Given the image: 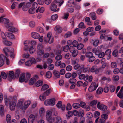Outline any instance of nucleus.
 Segmentation results:
<instances>
[{
  "label": "nucleus",
  "instance_id": "1",
  "mask_svg": "<svg viewBox=\"0 0 123 123\" xmlns=\"http://www.w3.org/2000/svg\"><path fill=\"white\" fill-rule=\"evenodd\" d=\"M51 110V111L49 110L47 111L46 112V117L47 123H54L55 122V118L52 117V113H53L54 115L55 116H57L58 114L57 112L55 109H52Z\"/></svg>",
  "mask_w": 123,
  "mask_h": 123
},
{
  "label": "nucleus",
  "instance_id": "2",
  "mask_svg": "<svg viewBox=\"0 0 123 123\" xmlns=\"http://www.w3.org/2000/svg\"><path fill=\"white\" fill-rule=\"evenodd\" d=\"M3 23L5 24V26L8 31H16V29L13 26L12 23L10 22L9 20L8 19L4 18Z\"/></svg>",
  "mask_w": 123,
  "mask_h": 123
},
{
  "label": "nucleus",
  "instance_id": "3",
  "mask_svg": "<svg viewBox=\"0 0 123 123\" xmlns=\"http://www.w3.org/2000/svg\"><path fill=\"white\" fill-rule=\"evenodd\" d=\"M55 100L54 98H52L50 99H48L46 100L44 102V104L45 105H54L55 103Z\"/></svg>",
  "mask_w": 123,
  "mask_h": 123
},
{
  "label": "nucleus",
  "instance_id": "4",
  "mask_svg": "<svg viewBox=\"0 0 123 123\" xmlns=\"http://www.w3.org/2000/svg\"><path fill=\"white\" fill-rule=\"evenodd\" d=\"M98 86V85L95 82L92 83L89 87L88 90L90 92H92L95 90Z\"/></svg>",
  "mask_w": 123,
  "mask_h": 123
},
{
  "label": "nucleus",
  "instance_id": "5",
  "mask_svg": "<svg viewBox=\"0 0 123 123\" xmlns=\"http://www.w3.org/2000/svg\"><path fill=\"white\" fill-rule=\"evenodd\" d=\"M36 62L35 59L34 58H31L29 60L26 62L25 64L27 66H30L32 64H35Z\"/></svg>",
  "mask_w": 123,
  "mask_h": 123
},
{
  "label": "nucleus",
  "instance_id": "6",
  "mask_svg": "<svg viewBox=\"0 0 123 123\" xmlns=\"http://www.w3.org/2000/svg\"><path fill=\"white\" fill-rule=\"evenodd\" d=\"M97 107L98 109L102 111H105L107 109V107L106 106L101 104L100 102L98 103L97 104Z\"/></svg>",
  "mask_w": 123,
  "mask_h": 123
},
{
  "label": "nucleus",
  "instance_id": "7",
  "mask_svg": "<svg viewBox=\"0 0 123 123\" xmlns=\"http://www.w3.org/2000/svg\"><path fill=\"white\" fill-rule=\"evenodd\" d=\"M8 77V80L9 81H11L12 79H15V74L14 72L12 71H10L7 74Z\"/></svg>",
  "mask_w": 123,
  "mask_h": 123
},
{
  "label": "nucleus",
  "instance_id": "8",
  "mask_svg": "<svg viewBox=\"0 0 123 123\" xmlns=\"http://www.w3.org/2000/svg\"><path fill=\"white\" fill-rule=\"evenodd\" d=\"M57 6L55 2H53L51 4L50 9L51 11L58 12L59 10V8L57 9Z\"/></svg>",
  "mask_w": 123,
  "mask_h": 123
},
{
  "label": "nucleus",
  "instance_id": "9",
  "mask_svg": "<svg viewBox=\"0 0 123 123\" xmlns=\"http://www.w3.org/2000/svg\"><path fill=\"white\" fill-rule=\"evenodd\" d=\"M37 117V115L32 114L30 115L28 118V123H33L34 120Z\"/></svg>",
  "mask_w": 123,
  "mask_h": 123
},
{
  "label": "nucleus",
  "instance_id": "10",
  "mask_svg": "<svg viewBox=\"0 0 123 123\" xmlns=\"http://www.w3.org/2000/svg\"><path fill=\"white\" fill-rule=\"evenodd\" d=\"M57 107L58 108H61L62 110H64L65 109V106L64 105H62V101H60L58 102L56 105Z\"/></svg>",
  "mask_w": 123,
  "mask_h": 123
},
{
  "label": "nucleus",
  "instance_id": "11",
  "mask_svg": "<svg viewBox=\"0 0 123 123\" xmlns=\"http://www.w3.org/2000/svg\"><path fill=\"white\" fill-rule=\"evenodd\" d=\"M33 1L31 0L30 2H27L24 6L23 7V10L24 11H26L28 8L30 7L31 5V3H32Z\"/></svg>",
  "mask_w": 123,
  "mask_h": 123
},
{
  "label": "nucleus",
  "instance_id": "12",
  "mask_svg": "<svg viewBox=\"0 0 123 123\" xmlns=\"http://www.w3.org/2000/svg\"><path fill=\"white\" fill-rule=\"evenodd\" d=\"M25 74L24 73H22L20 75L19 78V81L20 82H25L26 79H25Z\"/></svg>",
  "mask_w": 123,
  "mask_h": 123
},
{
  "label": "nucleus",
  "instance_id": "13",
  "mask_svg": "<svg viewBox=\"0 0 123 123\" xmlns=\"http://www.w3.org/2000/svg\"><path fill=\"white\" fill-rule=\"evenodd\" d=\"M66 5L69 7H73L75 5L74 0H69L67 2Z\"/></svg>",
  "mask_w": 123,
  "mask_h": 123
},
{
  "label": "nucleus",
  "instance_id": "14",
  "mask_svg": "<svg viewBox=\"0 0 123 123\" xmlns=\"http://www.w3.org/2000/svg\"><path fill=\"white\" fill-rule=\"evenodd\" d=\"M16 104L15 102L13 100L11 102H10L9 107L10 109L11 110H13L15 109Z\"/></svg>",
  "mask_w": 123,
  "mask_h": 123
},
{
  "label": "nucleus",
  "instance_id": "15",
  "mask_svg": "<svg viewBox=\"0 0 123 123\" xmlns=\"http://www.w3.org/2000/svg\"><path fill=\"white\" fill-rule=\"evenodd\" d=\"M6 34L7 37L9 38L12 39L14 38V35L10 31L6 32Z\"/></svg>",
  "mask_w": 123,
  "mask_h": 123
},
{
  "label": "nucleus",
  "instance_id": "16",
  "mask_svg": "<svg viewBox=\"0 0 123 123\" xmlns=\"http://www.w3.org/2000/svg\"><path fill=\"white\" fill-rule=\"evenodd\" d=\"M31 36L33 38L36 39L40 37L38 33L34 32H33L31 33Z\"/></svg>",
  "mask_w": 123,
  "mask_h": 123
},
{
  "label": "nucleus",
  "instance_id": "17",
  "mask_svg": "<svg viewBox=\"0 0 123 123\" xmlns=\"http://www.w3.org/2000/svg\"><path fill=\"white\" fill-rule=\"evenodd\" d=\"M90 71L92 72H95L96 73H97L98 72V70L97 69V66H92L90 69Z\"/></svg>",
  "mask_w": 123,
  "mask_h": 123
},
{
  "label": "nucleus",
  "instance_id": "18",
  "mask_svg": "<svg viewBox=\"0 0 123 123\" xmlns=\"http://www.w3.org/2000/svg\"><path fill=\"white\" fill-rule=\"evenodd\" d=\"M31 103V102L30 101H27L25 102L24 104L23 107L21 108L22 109H25L29 106Z\"/></svg>",
  "mask_w": 123,
  "mask_h": 123
},
{
  "label": "nucleus",
  "instance_id": "19",
  "mask_svg": "<svg viewBox=\"0 0 123 123\" xmlns=\"http://www.w3.org/2000/svg\"><path fill=\"white\" fill-rule=\"evenodd\" d=\"M3 43L6 46H10L12 44V42L6 40L3 41Z\"/></svg>",
  "mask_w": 123,
  "mask_h": 123
},
{
  "label": "nucleus",
  "instance_id": "20",
  "mask_svg": "<svg viewBox=\"0 0 123 123\" xmlns=\"http://www.w3.org/2000/svg\"><path fill=\"white\" fill-rule=\"evenodd\" d=\"M4 99L5 102V104L6 105H8L9 102V104L10 102H11L13 100L11 98H10L7 99L5 97Z\"/></svg>",
  "mask_w": 123,
  "mask_h": 123
},
{
  "label": "nucleus",
  "instance_id": "21",
  "mask_svg": "<svg viewBox=\"0 0 123 123\" xmlns=\"http://www.w3.org/2000/svg\"><path fill=\"white\" fill-rule=\"evenodd\" d=\"M53 2L56 3H59L58 6L60 7L63 3L64 1L63 0H55Z\"/></svg>",
  "mask_w": 123,
  "mask_h": 123
},
{
  "label": "nucleus",
  "instance_id": "22",
  "mask_svg": "<svg viewBox=\"0 0 123 123\" xmlns=\"http://www.w3.org/2000/svg\"><path fill=\"white\" fill-rule=\"evenodd\" d=\"M92 52L96 55H99V53L100 52L98 49L96 48H93L92 50Z\"/></svg>",
  "mask_w": 123,
  "mask_h": 123
},
{
  "label": "nucleus",
  "instance_id": "23",
  "mask_svg": "<svg viewBox=\"0 0 123 123\" xmlns=\"http://www.w3.org/2000/svg\"><path fill=\"white\" fill-rule=\"evenodd\" d=\"M89 15L90 16L92 20H95L96 19L97 17L96 16V14L95 13H91Z\"/></svg>",
  "mask_w": 123,
  "mask_h": 123
},
{
  "label": "nucleus",
  "instance_id": "24",
  "mask_svg": "<svg viewBox=\"0 0 123 123\" xmlns=\"http://www.w3.org/2000/svg\"><path fill=\"white\" fill-rule=\"evenodd\" d=\"M11 51L9 52V54H10V57L13 58L14 57L15 55L13 53L14 52V49L13 48H11Z\"/></svg>",
  "mask_w": 123,
  "mask_h": 123
},
{
  "label": "nucleus",
  "instance_id": "25",
  "mask_svg": "<svg viewBox=\"0 0 123 123\" xmlns=\"http://www.w3.org/2000/svg\"><path fill=\"white\" fill-rule=\"evenodd\" d=\"M54 123H62V119L59 116L56 118V121Z\"/></svg>",
  "mask_w": 123,
  "mask_h": 123
},
{
  "label": "nucleus",
  "instance_id": "26",
  "mask_svg": "<svg viewBox=\"0 0 123 123\" xmlns=\"http://www.w3.org/2000/svg\"><path fill=\"white\" fill-rule=\"evenodd\" d=\"M3 50L6 55L7 56H8L9 55L8 54L7 52H8L9 53V52L10 51H9V49L5 47L3 48Z\"/></svg>",
  "mask_w": 123,
  "mask_h": 123
},
{
  "label": "nucleus",
  "instance_id": "27",
  "mask_svg": "<svg viewBox=\"0 0 123 123\" xmlns=\"http://www.w3.org/2000/svg\"><path fill=\"white\" fill-rule=\"evenodd\" d=\"M49 86L47 84H44L42 87L41 88V91H44L49 88Z\"/></svg>",
  "mask_w": 123,
  "mask_h": 123
},
{
  "label": "nucleus",
  "instance_id": "28",
  "mask_svg": "<svg viewBox=\"0 0 123 123\" xmlns=\"http://www.w3.org/2000/svg\"><path fill=\"white\" fill-rule=\"evenodd\" d=\"M73 115V112L71 111H68L66 114L67 118L68 119H69Z\"/></svg>",
  "mask_w": 123,
  "mask_h": 123
},
{
  "label": "nucleus",
  "instance_id": "29",
  "mask_svg": "<svg viewBox=\"0 0 123 123\" xmlns=\"http://www.w3.org/2000/svg\"><path fill=\"white\" fill-rule=\"evenodd\" d=\"M36 81V80L35 78H31L29 80V84L30 85H32L35 83Z\"/></svg>",
  "mask_w": 123,
  "mask_h": 123
},
{
  "label": "nucleus",
  "instance_id": "30",
  "mask_svg": "<svg viewBox=\"0 0 123 123\" xmlns=\"http://www.w3.org/2000/svg\"><path fill=\"white\" fill-rule=\"evenodd\" d=\"M58 71H54L53 72V74L54 76L58 78L60 77V74Z\"/></svg>",
  "mask_w": 123,
  "mask_h": 123
},
{
  "label": "nucleus",
  "instance_id": "31",
  "mask_svg": "<svg viewBox=\"0 0 123 123\" xmlns=\"http://www.w3.org/2000/svg\"><path fill=\"white\" fill-rule=\"evenodd\" d=\"M103 92V89L101 88L100 87L96 91V93L98 94H100L102 93Z\"/></svg>",
  "mask_w": 123,
  "mask_h": 123
},
{
  "label": "nucleus",
  "instance_id": "32",
  "mask_svg": "<svg viewBox=\"0 0 123 123\" xmlns=\"http://www.w3.org/2000/svg\"><path fill=\"white\" fill-rule=\"evenodd\" d=\"M37 54L40 55H43L44 53V51L43 49L37 50Z\"/></svg>",
  "mask_w": 123,
  "mask_h": 123
},
{
  "label": "nucleus",
  "instance_id": "33",
  "mask_svg": "<svg viewBox=\"0 0 123 123\" xmlns=\"http://www.w3.org/2000/svg\"><path fill=\"white\" fill-rule=\"evenodd\" d=\"M72 106L73 108L76 109L80 107V105L78 103H74L73 104Z\"/></svg>",
  "mask_w": 123,
  "mask_h": 123
},
{
  "label": "nucleus",
  "instance_id": "34",
  "mask_svg": "<svg viewBox=\"0 0 123 123\" xmlns=\"http://www.w3.org/2000/svg\"><path fill=\"white\" fill-rule=\"evenodd\" d=\"M51 92V89H49L44 92V94L46 96H48L50 94Z\"/></svg>",
  "mask_w": 123,
  "mask_h": 123
},
{
  "label": "nucleus",
  "instance_id": "35",
  "mask_svg": "<svg viewBox=\"0 0 123 123\" xmlns=\"http://www.w3.org/2000/svg\"><path fill=\"white\" fill-rule=\"evenodd\" d=\"M93 55V53L91 52H88L86 53L85 56L87 58H89L90 57L92 56Z\"/></svg>",
  "mask_w": 123,
  "mask_h": 123
},
{
  "label": "nucleus",
  "instance_id": "36",
  "mask_svg": "<svg viewBox=\"0 0 123 123\" xmlns=\"http://www.w3.org/2000/svg\"><path fill=\"white\" fill-rule=\"evenodd\" d=\"M1 75L2 78H3L5 79H6L7 77V75L3 71L1 72Z\"/></svg>",
  "mask_w": 123,
  "mask_h": 123
},
{
  "label": "nucleus",
  "instance_id": "37",
  "mask_svg": "<svg viewBox=\"0 0 123 123\" xmlns=\"http://www.w3.org/2000/svg\"><path fill=\"white\" fill-rule=\"evenodd\" d=\"M46 77L48 78H50L52 77V74L50 71L46 72Z\"/></svg>",
  "mask_w": 123,
  "mask_h": 123
},
{
  "label": "nucleus",
  "instance_id": "38",
  "mask_svg": "<svg viewBox=\"0 0 123 123\" xmlns=\"http://www.w3.org/2000/svg\"><path fill=\"white\" fill-rule=\"evenodd\" d=\"M97 102V100H93L90 102V105L91 106H93L96 105Z\"/></svg>",
  "mask_w": 123,
  "mask_h": 123
},
{
  "label": "nucleus",
  "instance_id": "39",
  "mask_svg": "<svg viewBox=\"0 0 123 123\" xmlns=\"http://www.w3.org/2000/svg\"><path fill=\"white\" fill-rule=\"evenodd\" d=\"M84 112L83 110H80L78 112L79 114L78 115L80 117H82L84 115Z\"/></svg>",
  "mask_w": 123,
  "mask_h": 123
},
{
  "label": "nucleus",
  "instance_id": "40",
  "mask_svg": "<svg viewBox=\"0 0 123 123\" xmlns=\"http://www.w3.org/2000/svg\"><path fill=\"white\" fill-rule=\"evenodd\" d=\"M3 57L4 60L6 61V64L7 65H8L9 64L10 61L9 59L6 56H5L3 55H2Z\"/></svg>",
  "mask_w": 123,
  "mask_h": 123
},
{
  "label": "nucleus",
  "instance_id": "41",
  "mask_svg": "<svg viewBox=\"0 0 123 123\" xmlns=\"http://www.w3.org/2000/svg\"><path fill=\"white\" fill-rule=\"evenodd\" d=\"M31 76V74L29 73H27L26 74L25 77V79H26L25 82H27L28 81Z\"/></svg>",
  "mask_w": 123,
  "mask_h": 123
},
{
  "label": "nucleus",
  "instance_id": "42",
  "mask_svg": "<svg viewBox=\"0 0 123 123\" xmlns=\"http://www.w3.org/2000/svg\"><path fill=\"white\" fill-rule=\"evenodd\" d=\"M84 45L83 44L81 43H80L78 44L77 46V49L78 50H81L83 47Z\"/></svg>",
  "mask_w": 123,
  "mask_h": 123
},
{
  "label": "nucleus",
  "instance_id": "43",
  "mask_svg": "<svg viewBox=\"0 0 123 123\" xmlns=\"http://www.w3.org/2000/svg\"><path fill=\"white\" fill-rule=\"evenodd\" d=\"M43 84V82L40 80L37 81L36 83V85L37 87H38L42 85Z\"/></svg>",
  "mask_w": 123,
  "mask_h": 123
},
{
  "label": "nucleus",
  "instance_id": "44",
  "mask_svg": "<svg viewBox=\"0 0 123 123\" xmlns=\"http://www.w3.org/2000/svg\"><path fill=\"white\" fill-rule=\"evenodd\" d=\"M72 55L73 57H75L78 54V51L77 50H75L71 52Z\"/></svg>",
  "mask_w": 123,
  "mask_h": 123
},
{
  "label": "nucleus",
  "instance_id": "45",
  "mask_svg": "<svg viewBox=\"0 0 123 123\" xmlns=\"http://www.w3.org/2000/svg\"><path fill=\"white\" fill-rule=\"evenodd\" d=\"M54 30L55 31H62L63 29L59 25H57L55 27Z\"/></svg>",
  "mask_w": 123,
  "mask_h": 123
},
{
  "label": "nucleus",
  "instance_id": "46",
  "mask_svg": "<svg viewBox=\"0 0 123 123\" xmlns=\"http://www.w3.org/2000/svg\"><path fill=\"white\" fill-rule=\"evenodd\" d=\"M20 70L18 69H17L16 70L15 72V77H16L17 78H18L20 74Z\"/></svg>",
  "mask_w": 123,
  "mask_h": 123
},
{
  "label": "nucleus",
  "instance_id": "47",
  "mask_svg": "<svg viewBox=\"0 0 123 123\" xmlns=\"http://www.w3.org/2000/svg\"><path fill=\"white\" fill-rule=\"evenodd\" d=\"M4 112V108L3 106H0V114L1 115H2Z\"/></svg>",
  "mask_w": 123,
  "mask_h": 123
},
{
  "label": "nucleus",
  "instance_id": "48",
  "mask_svg": "<svg viewBox=\"0 0 123 123\" xmlns=\"http://www.w3.org/2000/svg\"><path fill=\"white\" fill-rule=\"evenodd\" d=\"M58 15L57 14L53 15L51 16V19L55 21L58 18Z\"/></svg>",
  "mask_w": 123,
  "mask_h": 123
},
{
  "label": "nucleus",
  "instance_id": "49",
  "mask_svg": "<svg viewBox=\"0 0 123 123\" xmlns=\"http://www.w3.org/2000/svg\"><path fill=\"white\" fill-rule=\"evenodd\" d=\"M35 9L31 8L29 9L28 10V12L29 13L32 14L34 13L35 12Z\"/></svg>",
  "mask_w": 123,
  "mask_h": 123
},
{
  "label": "nucleus",
  "instance_id": "50",
  "mask_svg": "<svg viewBox=\"0 0 123 123\" xmlns=\"http://www.w3.org/2000/svg\"><path fill=\"white\" fill-rule=\"evenodd\" d=\"M86 98L88 99H92L93 98V96L91 94L87 93L86 94Z\"/></svg>",
  "mask_w": 123,
  "mask_h": 123
},
{
  "label": "nucleus",
  "instance_id": "51",
  "mask_svg": "<svg viewBox=\"0 0 123 123\" xmlns=\"http://www.w3.org/2000/svg\"><path fill=\"white\" fill-rule=\"evenodd\" d=\"M6 120L7 123H10L11 122V116L9 115H7Z\"/></svg>",
  "mask_w": 123,
  "mask_h": 123
},
{
  "label": "nucleus",
  "instance_id": "52",
  "mask_svg": "<svg viewBox=\"0 0 123 123\" xmlns=\"http://www.w3.org/2000/svg\"><path fill=\"white\" fill-rule=\"evenodd\" d=\"M78 27L79 28L82 29L85 28L84 23L83 22L80 23L78 25Z\"/></svg>",
  "mask_w": 123,
  "mask_h": 123
},
{
  "label": "nucleus",
  "instance_id": "53",
  "mask_svg": "<svg viewBox=\"0 0 123 123\" xmlns=\"http://www.w3.org/2000/svg\"><path fill=\"white\" fill-rule=\"evenodd\" d=\"M69 16V13H65L64 14V15L62 17V18L63 19L66 20L67 19Z\"/></svg>",
  "mask_w": 123,
  "mask_h": 123
},
{
  "label": "nucleus",
  "instance_id": "54",
  "mask_svg": "<svg viewBox=\"0 0 123 123\" xmlns=\"http://www.w3.org/2000/svg\"><path fill=\"white\" fill-rule=\"evenodd\" d=\"M29 25L31 27H33L35 26V22L34 21H31L29 22Z\"/></svg>",
  "mask_w": 123,
  "mask_h": 123
},
{
  "label": "nucleus",
  "instance_id": "55",
  "mask_svg": "<svg viewBox=\"0 0 123 123\" xmlns=\"http://www.w3.org/2000/svg\"><path fill=\"white\" fill-rule=\"evenodd\" d=\"M111 53V51L110 49H108L105 52V54L106 55L109 56V57H110L111 55H110Z\"/></svg>",
  "mask_w": 123,
  "mask_h": 123
},
{
  "label": "nucleus",
  "instance_id": "56",
  "mask_svg": "<svg viewBox=\"0 0 123 123\" xmlns=\"http://www.w3.org/2000/svg\"><path fill=\"white\" fill-rule=\"evenodd\" d=\"M76 81V79L73 78L70 79L69 80V82L71 84H73L75 83Z\"/></svg>",
  "mask_w": 123,
  "mask_h": 123
},
{
  "label": "nucleus",
  "instance_id": "57",
  "mask_svg": "<svg viewBox=\"0 0 123 123\" xmlns=\"http://www.w3.org/2000/svg\"><path fill=\"white\" fill-rule=\"evenodd\" d=\"M69 47L68 45H67L65 46L63 49V50L65 52H67L69 49Z\"/></svg>",
  "mask_w": 123,
  "mask_h": 123
},
{
  "label": "nucleus",
  "instance_id": "58",
  "mask_svg": "<svg viewBox=\"0 0 123 123\" xmlns=\"http://www.w3.org/2000/svg\"><path fill=\"white\" fill-rule=\"evenodd\" d=\"M99 58H102L105 55V54L104 52H100L99 53V55H98Z\"/></svg>",
  "mask_w": 123,
  "mask_h": 123
},
{
  "label": "nucleus",
  "instance_id": "59",
  "mask_svg": "<svg viewBox=\"0 0 123 123\" xmlns=\"http://www.w3.org/2000/svg\"><path fill=\"white\" fill-rule=\"evenodd\" d=\"M89 61L90 62H92L94 61L95 59V57L93 56L89 57Z\"/></svg>",
  "mask_w": 123,
  "mask_h": 123
},
{
  "label": "nucleus",
  "instance_id": "60",
  "mask_svg": "<svg viewBox=\"0 0 123 123\" xmlns=\"http://www.w3.org/2000/svg\"><path fill=\"white\" fill-rule=\"evenodd\" d=\"M62 58V55H57L55 57V59L56 60H60Z\"/></svg>",
  "mask_w": 123,
  "mask_h": 123
},
{
  "label": "nucleus",
  "instance_id": "61",
  "mask_svg": "<svg viewBox=\"0 0 123 123\" xmlns=\"http://www.w3.org/2000/svg\"><path fill=\"white\" fill-rule=\"evenodd\" d=\"M61 63L62 62L60 61L57 60L55 63V66H59L61 64Z\"/></svg>",
  "mask_w": 123,
  "mask_h": 123
},
{
  "label": "nucleus",
  "instance_id": "62",
  "mask_svg": "<svg viewBox=\"0 0 123 123\" xmlns=\"http://www.w3.org/2000/svg\"><path fill=\"white\" fill-rule=\"evenodd\" d=\"M71 57V55L69 53H67L65 55V58L67 59H69Z\"/></svg>",
  "mask_w": 123,
  "mask_h": 123
},
{
  "label": "nucleus",
  "instance_id": "63",
  "mask_svg": "<svg viewBox=\"0 0 123 123\" xmlns=\"http://www.w3.org/2000/svg\"><path fill=\"white\" fill-rule=\"evenodd\" d=\"M39 112L41 116L43 115L44 113V108H41L39 110Z\"/></svg>",
  "mask_w": 123,
  "mask_h": 123
},
{
  "label": "nucleus",
  "instance_id": "64",
  "mask_svg": "<svg viewBox=\"0 0 123 123\" xmlns=\"http://www.w3.org/2000/svg\"><path fill=\"white\" fill-rule=\"evenodd\" d=\"M72 68L71 66L70 65H68L67 66L66 68V69L67 71H70L72 69Z\"/></svg>",
  "mask_w": 123,
  "mask_h": 123
}]
</instances>
